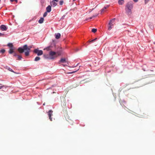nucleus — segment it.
<instances>
[{"instance_id": "obj_34", "label": "nucleus", "mask_w": 155, "mask_h": 155, "mask_svg": "<svg viewBox=\"0 0 155 155\" xmlns=\"http://www.w3.org/2000/svg\"><path fill=\"white\" fill-rule=\"evenodd\" d=\"M76 72V71H73L72 72L68 73V74H72V73H74Z\"/></svg>"}, {"instance_id": "obj_40", "label": "nucleus", "mask_w": 155, "mask_h": 155, "mask_svg": "<svg viewBox=\"0 0 155 155\" xmlns=\"http://www.w3.org/2000/svg\"><path fill=\"white\" fill-rule=\"evenodd\" d=\"M79 49L78 48H77L76 49V51H78Z\"/></svg>"}, {"instance_id": "obj_35", "label": "nucleus", "mask_w": 155, "mask_h": 155, "mask_svg": "<svg viewBox=\"0 0 155 155\" xmlns=\"http://www.w3.org/2000/svg\"><path fill=\"white\" fill-rule=\"evenodd\" d=\"M135 2H137L138 0H133Z\"/></svg>"}, {"instance_id": "obj_14", "label": "nucleus", "mask_w": 155, "mask_h": 155, "mask_svg": "<svg viewBox=\"0 0 155 155\" xmlns=\"http://www.w3.org/2000/svg\"><path fill=\"white\" fill-rule=\"evenodd\" d=\"M14 49L13 48H10L8 51V53L10 54L14 53Z\"/></svg>"}, {"instance_id": "obj_24", "label": "nucleus", "mask_w": 155, "mask_h": 155, "mask_svg": "<svg viewBox=\"0 0 155 155\" xmlns=\"http://www.w3.org/2000/svg\"><path fill=\"white\" fill-rule=\"evenodd\" d=\"M5 49H2L0 51V53H2L3 54V53H4L5 52Z\"/></svg>"}, {"instance_id": "obj_19", "label": "nucleus", "mask_w": 155, "mask_h": 155, "mask_svg": "<svg viewBox=\"0 0 155 155\" xmlns=\"http://www.w3.org/2000/svg\"><path fill=\"white\" fill-rule=\"evenodd\" d=\"M65 59L64 58H61L60 60V62L61 63H65Z\"/></svg>"}, {"instance_id": "obj_28", "label": "nucleus", "mask_w": 155, "mask_h": 155, "mask_svg": "<svg viewBox=\"0 0 155 155\" xmlns=\"http://www.w3.org/2000/svg\"><path fill=\"white\" fill-rule=\"evenodd\" d=\"M96 39H97V38H95V39H94L93 40H91V41H90V42H93L94 41H95Z\"/></svg>"}, {"instance_id": "obj_39", "label": "nucleus", "mask_w": 155, "mask_h": 155, "mask_svg": "<svg viewBox=\"0 0 155 155\" xmlns=\"http://www.w3.org/2000/svg\"><path fill=\"white\" fill-rule=\"evenodd\" d=\"M83 81H81L79 83V84H82V82Z\"/></svg>"}, {"instance_id": "obj_32", "label": "nucleus", "mask_w": 155, "mask_h": 155, "mask_svg": "<svg viewBox=\"0 0 155 155\" xmlns=\"http://www.w3.org/2000/svg\"><path fill=\"white\" fill-rule=\"evenodd\" d=\"M104 9H105L104 8L103 9H102L101 10V12H104Z\"/></svg>"}, {"instance_id": "obj_4", "label": "nucleus", "mask_w": 155, "mask_h": 155, "mask_svg": "<svg viewBox=\"0 0 155 155\" xmlns=\"http://www.w3.org/2000/svg\"><path fill=\"white\" fill-rule=\"evenodd\" d=\"M33 52L35 54H37L38 56H40L43 54V51L42 50H39L38 49H34Z\"/></svg>"}, {"instance_id": "obj_45", "label": "nucleus", "mask_w": 155, "mask_h": 155, "mask_svg": "<svg viewBox=\"0 0 155 155\" xmlns=\"http://www.w3.org/2000/svg\"><path fill=\"white\" fill-rule=\"evenodd\" d=\"M1 0H0V2Z\"/></svg>"}, {"instance_id": "obj_27", "label": "nucleus", "mask_w": 155, "mask_h": 155, "mask_svg": "<svg viewBox=\"0 0 155 155\" xmlns=\"http://www.w3.org/2000/svg\"><path fill=\"white\" fill-rule=\"evenodd\" d=\"M8 69L9 71L12 72H13L14 73H15L13 71L11 68H9Z\"/></svg>"}, {"instance_id": "obj_43", "label": "nucleus", "mask_w": 155, "mask_h": 155, "mask_svg": "<svg viewBox=\"0 0 155 155\" xmlns=\"http://www.w3.org/2000/svg\"><path fill=\"white\" fill-rule=\"evenodd\" d=\"M153 43H154V44H155V42H153Z\"/></svg>"}, {"instance_id": "obj_37", "label": "nucleus", "mask_w": 155, "mask_h": 155, "mask_svg": "<svg viewBox=\"0 0 155 155\" xmlns=\"http://www.w3.org/2000/svg\"><path fill=\"white\" fill-rule=\"evenodd\" d=\"M54 1H55L56 2H58L59 1V0H54Z\"/></svg>"}, {"instance_id": "obj_33", "label": "nucleus", "mask_w": 155, "mask_h": 155, "mask_svg": "<svg viewBox=\"0 0 155 155\" xmlns=\"http://www.w3.org/2000/svg\"><path fill=\"white\" fill-rule=\"evenodd\" d=\"M5 87V85H2L0 86V89H1L2 87Z\"/></svg>"}, {"instance_id": "obj_7", "label": "nucleus", "mask_w": 155, "mask_h": 155, "mask_svg": "<svg viewBox=\"0 0 155 155\" xmlns=\"http://www.w3.org/2000/svg\"><path fill=\"white\" fill-rule=\"evenodd\" d=\"M53 111L51 110H49L48 112V115L49 117V119L51 121H52V118L51 117V116L53 115Z\"/></svg>"}, {"instance_id": "obj_22", "label": "nucleus", "mask_w": 155, "mask_h": 155, "mask_svg": "<svg viewBox=\"0 0 155 155\" xmlns=\"http://www.w3.org/2000/svg\"><path fill=\"white\" fill-rule=\"evenodd\" d=\"M97 31V29L96 28H93L92 29V32H93L94 33H95V32H96Z\"/></svg>"}, {"instance_id": "obj_41", "label": "nucleus", "mask_w": 155, "mask_h": 155, "mask_svg": "<svg viewBox=\"0 0 155 155\" xmlns=\"http://www.w3.org/2000/svg\"><path fill=\"white\" fill-rule=\"evenodd\" d=\"M15 1L17 3L18 2V0H15Z\"/></svg>"}, {"instance_id": "obj_9", "label": "nucleus", "mask_w": 155, "mask_h": 155, "mask_svg": "<svg viewBox=\"0 0 155 155\" xmlns=\"http://www.w3.org/2000/svg\"><path fill=\"white\" fill-rule=\"evenodd\" d=\"M52 46H50L46 47V48H44V50H46L47 51H52Z\"/></svg>"}, {"instance_id": "obj_42", "label": "nucleus", "mask_w": 155, "mask_h": 155, "mask_svg": "<svg viewBox=\"0 0 155 155\" xmlns=\"http://www.w3.org/2000/svg\"><path fill=\"white\" fill-rule=\"evenodd\" d=\"M76 0H73V2H74V1H76Z\"/></svg>"}, {"instance_id": "obj_26", "label": "nucleus", "mask_w": 155, "mask_h": 155, "mask_svg": "<svg viewBox=\"0 0 155 155\" xmlns=\"http://www.w3.org/2000/svg\"><path fill=\"white\" fill-rule=\"evenodd\" d=\"M64 1L62 0L61 1L59 2V4L60 5H62L63 4Z\"/></svg>"}, {"instance_id": "obj_29", "label": "nucleus", "mask_w": 155, "mask_h": 155, "mask_svg": "<svg viewBox=\"0 0 155 155\" xmlns=\"http://www.w3.org/2000/svg\"><path fill=\"white\" fill-rule=\"evenodd\" d=\"M14 54H13V56H17V55H17V54L16 53H15V52H14L13 53Z\"/></svg>"}, {"instance_id": "obj_13", "label": "nucleus", "mask_w": 155, "mask_h": 155, "mask_svg": "<svg viewBox=\"0 0 155 155\" xmlns=\"http://www.w3.org/2000/svg\"><path fill=\"white\" fill-rule=\"evenodd\" d=\"M124 0H119L118 1V3L119 5H122L124 3Z\"/></svg>"}, {"instance_id": "obj_18", "label": "nucleus", "mask_w": 155, "mask_h": 155, "mask_svg": "<svg viewBox=\"0 0 155 155\" xmlns=\"http://www.w3.org/2000/svg\"><path fill=\"white\" fill-rule=\"evenodd\" d=\"M7 45L10 48H13V45L12 43H8Z\"/></svg>"}, {"instance_id": "obj_16", "label": "nucleus", "mask_w": 155, "mask_h": 155, "mask_svg": "<svg viewBox=\"0 0 155 155\" xmlns=\"http://www.w3.org/2000/svg\"><path fill=\"white\" fill-rule=\"evenodd\" d=\"M44 18H41L39 20L38 22L39 23H42L44 21Z\"/></svg>"}, {"instance_id": "obj_44", "label": "nucleus", "mask_w": 155, "mask_h": 155, "mask_svg": "<svg viewBox=\"0 0 155 155\" xmlns=\"http://www.w3.org/2000/svg\"><path fill=\"white\" fill-rule=\"evenodd\" d=\"M43 105H45L44 104H43Z\"/></svg>"}, {"instance_id": "obj_36", "label": "nucleus", "mask_w": 155, "mask_h": 155, "mask_svg": "<svg viewBox=\"0 0 155 155\" xmlns=\"http://www.w3.org/2000/svg\"><path fill=\"white\" fill-rule=\"evenodd\" d=\"M149 0H145V3H146L147 2H148Z\"/></svg>"}, {"instance_id": "obj_15", "label": "nucleus", "mask_w": 155, "mask_h": 155, "mask_svg": "<svg viewBox=\"0 0 155 155\" xmlns=\"http://www.w3.org/2000/svg\"><path fill=\"white\" fill-rule=\"evenodd\" d=\"M115 19V18H113L111 20L109 23H108V25L113 24V23L114 22Z\"/></svg>"}, {"instance_id": "obj_2", "label": "nucleus", "mask_w": 155, "mask_h": 155, "mask_svg": "<svg viewBox=\"0 0 155 155\" xmlns=\"http://www.w3.org/2000/svg\"><path fill=\"white\" fill-rule=\"evenodd\" d=\"M49 56L48 55H44V57L45 58L50 59H54L57 57V55L56 54V52L54 51L49 52Z\"/></svg>"}, {"instance_id": "obj_5", "label": "nucleus", "mask_w": 155, "mask_h": 155, "mask_svg": "<svg viewBox=\"0 0 155 155\" xmlns=\"http://www.w3.org/2000/svg\"><path fill=\"white\" fill-rule=\"evenodd\" d=\"M32 48V47L31 46H30L28 47L27 45V48L26 51H25V55L26 56H28L29 55V53L30 50V49Z\"/></svg>"}, {"instance_id": "obj_10", "label": "nucleus", "mask_w": 155, "mask_h": 155, "mask_svg": "<svg viewBox=\"0 0 155 155\" xmlns=\"http://www.w3.org/2000/svg\"><path fill=\"white\" fill-rule=\"evenodd\" d=\"M46 11L48 12H50L51 11V6L50 5H49L46 8Z\"/></svg>"}, {"instance_id": "obj_8", "label": "nucleus", "mask_w": 155, "mask_h": 155, "mask_svg": "<svg viewBox=\"0 0 155 155\" xmlns=\"http://www.w3.org/2000/svg\"><path fill=\"white\" fill-rule=\"evenodd\" d=\"M55 2H56L54 0H53L50 2L51 6L54 7L57 5V3Z\"/></svg>"}, {"instance_id": "obj_12", "label": "nucleus", "mask_w": 155, "mask_h": 155, "mask_svg": "<svg viewBox=\"0 0 155 155\" xmlns=\"http://www.w3.org/2000/svg\"><path fill=\"white\" fill-rule=\"evenodd\" d=\"M97 15H98V14H96L95 15H93V16L92 17H90L89 18H86L85 19V20L86 21H87V20H89V19H92V18L93 17H96Z\"/></svg>"}, {"instance_id": "obj_11", "label": "nucleus", "mask_w": 155, "mask_h": 155, "mask_svg": "<svg viewBox=\"0 0 155 155\" xmlns=\"http://www.w3.org/2000/svg\"><path fill=\"white\" fill-rule=\"evenodd\" d=\"M55 38L56 39H58L60 38L61 35L60 33H57L55 34Z\"/></svg>"}, {"instance_id": "obj_3", "label": "nucleus", "mask_w": 155, "mask_h": 155, "mask_svg": "<svg viewBox=\"0 0 155 155\" xmlns=\"http://www.w3.org/2000/svg\"><path fill=\"white\" fill-rule=\"evenodd\" d=\"M26 48L27 45H25L23 46V48L21 47L19 48L18 49V51L19 53L21 54V53L24 52L25 51H26V49H27Z\"/></svg>"}, {"instance_id": "obj_30", "label": "nucleus", "mask_w": 155, "mask_h": 155, "mask_svg": "<svg viewBox=\"0 0 155 155\" xmlns=\"http://www.w3.org/2000/svg\"><path fill=\"white\" fill-rule=\"evenodd\" d=\"M109 6V5H107V6H105L104 8L105 9H106L108 8Z\"/></svg>"}, {"instance_id": "obj_17", "label": "nucleus", "mask_w": 155, "mask_h": 155, "mask_svg": "<svg viewBox=\"0 0 155 155\" xmlns=\"http://www.w3.org/2000/svg\"><path fill=\"white\" fill-rule=\"evenodd\" d=\"M108 25H108V30H110L111 29L112 27H113L114 24Z\"/></svg>"}, {"instance_id": "obj_20", "label": "nucleus", "mask_w": 155, "mask_h": 155, "mask_svg": "<svg viewBox=\"0 0 155 155\" xmlns=\"http://www.w3.org/2000/svg\"><path fill=\"white\" fill-rule=\"evenodd\" d=\"M40 59V57H36L34 61H38Z\"/></svg>"}, {"instance_id": "obj_25", "label": "nucleus", "mask_w": 155, "mask_h": 155, "mask_svg": "<svg viewBox=\"0 0 155 155\" xmlns=\"http://www.w3.org/2000/svg\"><path fill=\"white\" fill-rule=\"evenodd\" d=\"M47 14H48V12H45L43 14V17H45V16H46L47 15Z\"/></svg>"}, {"instance_id": "obj_1", "label": "nucleus", "mask_w": 155, "mask_h": 155, "mask_svg": "<svg viewBox=\"0 0 155 155\" xmlns=\"http://www.w3.org/2000/svg\"><path fill=\"white\" fill-rule=\"evenodd\" d=\"M133 4L132 2H129L126 5L125 10L126 13L128 15L132 13V9L133 8Z\"/></svg>"}, {"instance_id": "obj_21", "label": "nucleus", "mask_w": 155, "mask_h": 155, "mask_svg": "<svg viewBox=\"0 0 155 155\" xmlns=\"http://www.w3.org/2000/svg\"><path fill=\"white\" fill-rule=\"evenodd\" d=\"M56 52V54L58 55V57L61 54V52L60 51H58Z\"/></svg>"}, {"instance_id": "obj_23", "label": "nucleus", "mask_w": 155, "mask_h": 155, "mask_svg": "<svg viewBox=\"0 0 155 155\" xmlns=\"http://www.w3.org/2000/svg\"><path fill=\"white\" fill-rule=\"evenodd\" d=\"M18 58L17 59V60H21V59L22 58V57L21 56L18 55Z\"/></svg>"}, {"instance_id": "obj_31", "label": "nucleus", "mask_w": 155, "mask_h": 155, "mask_svg": "<svg viewBox=\"0 0 155 155\" xmlns=\"http://www.w3.org/2000/svg\"><path fill=\"white\" fill-rule=\"evenodd\" d=\"M5 35L1 33H0V36H3Z\"/></svg>"}, {"instance_id": "obj_38", "label": "nucleus", "mask_w": 155, "mask_h": 155, "mask_svg": "<svg viewBox=\"0 0 155 155\" xmlns=\"http://www.w3.org/2000/svg\"><path fill=\"white\" fill-rule=\"evenodd\" d=\"M14 0H10V2H12L14 1Z\"/></svg>"}, {"instance_id": "obj_6", "label": "nucleus", "mask_w": 155, "mask_h": 155, "mask_svg": "<svg viewBox=\"0 0 155 155\" xmlns=\"http://www.w3.org/2000/svg\"><path fill=\"white\" fill-rule=\"evenodd\" d=\"M0 29L2 31H6L7 29V28L5 25H2L0 26Z\"/></svg>"}]
</instances>
